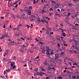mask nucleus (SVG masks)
<instances>
[{"label":"nucleus","mask_w":79,"mask_h":79,"mask_svg":"<svg viewBox=\"0 0 79 79\" xmlns=\"http://www.w3.org/2000/svg\"><path fill=\"white\" fill-rule=\"evenodd\" d=\"M55 16H58L59 17H60V16H61V15H60V14H58L57 13H56L55 14Z\"/></svg>","instance_id":"423d86ee"},{"label":"nucleus","mask_w":79,"mask_h":79,"mask_svg":"<svg viewBox=\"0 0 79 79\" xmlns=\"http://www.w3.org/2000/svg\"><path fill=\"white\" fill-rule=\"evenodd\" d=\"M72 78L73 79H75V78H76V77L74 76H73Z\"/></svg>","instance_id":"e433bc0d"},{"label":"nucleus","mask_w":79,"mask_h":79,"mask_svg":"<svg viewBox=\"0 0 79 79\" xmlns=\"http://www.w3.org/2000/svg\"><path fill=\"white\" fill-rule=\"evenodd\" d=\"M67 15L68 16H69V15H71V13H70L69 12H68Z\"/></svg>","instance_id":"4c0bfd02"},{"label":"nucleus","mask_w":79,"mask_h":79,"mask_svg":"<svg viewBox=\"0 0 79 79\" xmlns=\"http://www.w3.org/2000/svg\"><path fill=\"white\" fill-rule=\"evenodd\" d=\"M23 47L24 48V47H27V46H25V44H24L23 45Z\"/></svg>","instance_id":"8fccbe9b"},{"label":"nucleus","mask_w":79,"mask_h":79,"mask_svg":"<svg viewBox=\"0 0 79 79\" xmlns=\"http://www.w3.org/2000/svg\"><path fill=\"white\" fill-rule=\"evenodd\" d=\"M60 43L58 44L57 46H58V47H60Z\"/></svg>","instance_id":"a18cd8bd"},{"label":"nucleus","mask_w":79,"mask_h":79,"mask_svg":"<svg viewBox=\"0 0 79 79\" xmlns=\"http://www.w3.org/2000/svg\"><path fill=\"white\" fill-rule=\"evenodd\" d=\"M12 67V68H13V69H14L15 68V67H16V66L14 65V66H13Z\"/></svg>","instance_id":"a878e982"},{"label":"nucleus","mask_w":79,"mask_h":79,"mask_svg":"<svg viewBox=\"0 0 79 79\" xmlns=\"http://www.w3.org/2000/svg\"><path fill=\"white\" fill-rule=\"evenodd\" d=\"M24 67H26L27 66V64H25L24 65Z\"/></svg>","instance_id":"680f3d73"},{"label":"nucleus","mask_w":79,"mask_h":79,"mask_svg":"<svg viewBox=\"0 0 79 79\" xmlns=\"http://www.w3.org/2000/svg\"><path fill=\"white\" fill-rule=\"evenodd\" d=\"M61 10H62V11H64V9H63V8H62L61 9Z\"/></svg>","instance_id":"e2e57ef3"},{"label":"nucleus","mask_w":79,"mask_h":79,"mask_svg":"<svg viewBox=\"0 0 79 79\" xmlns=\"http://www.w3.org/2000/svg\"><path fill=\"white\" fill-rule=\"evenodd\" d=\"M70 41L71 42H77V41H76V40L74 39V37H73V39H72V40H70Z\"/></svg>","instance_id":"7ed1b4c3"},{"label":"nucleus","mask_w":79,"mask_h":79,"mask_svg":"<svg viewBox=\"0 0 79 79\" xmlns=\"http://www.w3.org/2000/svg\"><path fill=\"white\" fill-rule=\"evenodd\" d=\"M11 70H10V69H8V70H6V71L7 72H9V71H10Z\"/></svg>","instance_id":"2f4dec72"},{"label":"nucleus","mask_w":79,"mask_h":79,"mask_svg":"<svg viewBox=\"0 0 79 79\" xmlns=\"http://www.w3.org/2000/svg\"><path fill=\"white\" fill-rule=\"evenodd\" d=\"M72 53H77V52H76V51L74 50V51H72Z\"/></svg>","instance_id":"412c9836"},{"label":"nucleus","mask_w":79,"mask_h":79,"mask_svg":"<svg viewBox=\"0 0 79 79\" xmlns=\"http://www.w3.org/2000/svg\"><path fill=\"white\" fill-rule=\"evenodd\" d=\"M51 2H53V3L54 4H56V2H55V1H53V0H52Z\"/></svg>","instance_id":"6ab92c4d"},{"label":"nucleus","mask_w":79,"mask_h":79,"mask_svg":"<svg viewBox=\"0 0 79 79\" xmlns=\"http://www.w3.org/2000/svg\"><path fill=\"white\" fill-rule=\"evenodd\" d=\"M1 19H4V17H1Z\"/></svg>","instance_id":"c03bdc74"},{"label":"nucleus","mask_w":79,"mask_h":79,"mask_svg":"<svg viewBox=\"0 0 79 79\" xmlns=\"http://www.w3.org/2000/svg\"><path fill=\"white\" fill-rule=\"evenodd\" d=\"M19 34H15V36H19Z\"/></svg>","instance_id":"09e8293b"},{"label":"nucleus","mask_w":79,"mask_h":79,"mask_svg":"<svg viewBox=\"0 0 79 79\" xmlns=\"http://www.w3.org/2000/svg\"><path fill=\"white\" fill-rule=\"evenodd\" d=\"M58 77L60 79H61L63 78V77H61V76H59Z\"/></svg>","instance_id":"cd10ccee"},{"label":"nucleus","mask_w":79,"mask_h":79,"mask_svg":"<svg viewBox=\"0 0 79 79\" xmlns=\"http://www.w3.org/2000/svg\"><path fill=\"white\" fill-rule=\"evenodd\" d=\"M18 2H19V1H17L15 2H14V3H13L12 4L16 5V4H17V3H18Z\"/></svg>","instance_id":"a211bd4d"},{"label":"nucleus","mask_w":79,"mask_h":79,"mask_svg":"<svg viewBox=\"0 0 79 79\" xmlns=\"http://www.w3.org/2000/svg\"><path fill=\"white\" fill-rule=\"evenodd\" d=\"M9 63H10L11 67H13L15 64V63L13 61H9Z\"/></svg>","instance_id":"f03ea898"},{"label":"nucleus","mask_w":79,"mask_h":79,"mask_svg":"<svg viewBox=\"0 0 79 79\" xmlns=\"http://www.w3.org/2000/svg\"><path fill=\"white\" fill-rule=\"evenodd\" d=\"M26 44V46H28L29 45V44H28V43H26L25 44Z\"/></svg>","instance_id":"de8ad7c7"},{"label":"nucleus","mask_w":79,"mask_h":79,"mask_svg":"<svg viewBox=\"0 0 79 79\" xmlns=\"http://www.w3.org/2000/svg\"><path fill=\"white\" fill-rule=\"evenodd\" d=\"M18 4H16L15 6H14V7H15V8H17V7H18Z\"/></svg>","instance_id":"473e14b6"},{"label":"nucleus","mask_w":79,"mask_h":79,"mask_svg":"<svg viewBox=\"0 0 79 79\" xmlns=\"http://www.w3.org/2000/svg\"><path fill=\"white\" fill-rule=\"evenodd\" d=\"M72 29H75V30H76L77 29V27H76V26H73V25H72Z\"/></svg>","instance_id":"20e7f679"},{"label":"nucleus","mask_w":79,"mask_h":79,"mask_svg":"<svg viewBox=\"0 0 79 79\" xmlns=\"http://www.w3.org/2000/svg\"><path fill=\"white\" fill-rule=\"evenodd\" d=\"M47 28H48V30H49L50 31V30H51V28H50L47 27Z\"/></svg>","instance_id":"37998d69"},{"label":"nucleus","mask_w":79,"mask_h":79,"mask_svg":"<svg viewBox=\"0 0 79 79\" xmlns=\"http://www.w3.org/2000/svg\"><path fill=\"white\" fill-rule=\"evenodd\" d=\"M40 75L41 76H42V75H43L42 72H40Z\"/></svg>","instance_id":"5701e85b"},{"label":"nucleus","mask_w":79,"mask_h":79,"mask_svg":"<svg viewBox=\"0 0 79 79\" xmlns=\"http://www.w3.org/2000/svg\"><path fill=\"white\" fill-rule=\"evenodd\" d=\"M78 48L77 47V46H76L75 48V49L76 50H78Z\"/></svg>","instance_id":"49530a36"},{"label":"nucleus","mask_w":79,"mask_h":79,"mask_svg":"<svg viewBox=\"0 0 79 79\" xmlns=\"http://www.w3.org/2000/svg\"><path fill=\"white\" fill-rule=\"evenodd\" d=\"M5 53V55H8V49L6 50Z\"/></svg>","instance_id":"0eeeda50"},{"label":"nucleus","mask_w":79,"mask_h":79,"mask_svg":"<svg viewBox=\"0 0 79 79\" xmlns=\"http://www.w3.org/2000/svg\"><path fill=\"white\" fill-rule=\"evenodd\" d=\"M64 53V52H62L61 53V55H63Z\"/></svg>","instance_id":"864d4df0"},{"label":"nucleus","mask_w":79,"mask_h":79,"mask_svg":"<svg viewBox=\"0 0 79 79\" xmlns=\"http://www.w3.org/2000/svg\"><path fill=\"white\" fill-rule=\"evenodd\" d=\"M4 74H6V71H4Z\"/></svg>","instance_id":"338daca9"},{"label":"nucleus","mask_w":79,"mask_h":79,"mask_svg":"<svg viewBox=\"0 0 79 79\" xmlns=\"http://www.w3.org/2000/svg\"><path fill=\"white\" fill-rule=\"evenodd\" d=\"M49 11H53V10L52 8H51L50 9Z\"/></svg>","instance_id":"c756f323"},{"label":"nucleus","mask_w":79,"mask_h":79,"mask_svg":"<svg viewBox=\"0 0 79 79\" xmlns=\"http://www.w3.org/2000/svg\"><path fill=\"white\" fill-rule=\"evenodd\" d=\"M68 5L69 6H72V5H73V3H71L70 4H68Z\"/></svg>","instance_id":"1a4fd4ad"},{"label":"nucleus","mask_w":79,"mask_h":79,"mask_svg":"<svg viewBox=\"0 0 79 79\" xmlns=\"http://www.w3.org/2000/svg\"><path fill=\"white\" fill-rule=\"evenodd\" d=\"M36 76H40V73H36Z\"/></svg>","instance_id":"4be33fe9"},{"label":"nucleus","mask_w":79,"mask_h":79,"mask_svg":"<svg viewBox=\"0 0 79 79\" xmlns=\"http://www.w3.org/2000/svg\"><path fill=\"white\" fill-rule=\"evenodd\" d=\"M39 44H42V45H43V44H44L43 43H42V42H39Z\"/></svg>","instance_id":"c9c22d12"},{"label":"nucleus","mask_w":79,"mask_h":79,"mask_svg":"<svg viewBox=\"0 0 79 79\" xmlns=\"http://www.w3.org/2000/svg\"><path fill=\"white\" fill-rule=\"evenodd\" d=\"M57 60H59V61H60L61 62H62V60H60L59 59H57Z\"/></svg>","instance_id":"603ef678"},{"label":"nucleus","mask_w":79,"mask_h":79,"mask_svg":"<svg viewBox=\"0 0 79 79\" xmlns=\"http://www.w3.org/2000/svg\"><path fill=\"white\" fill-rule=\"evenodd\" d=\"M46 48H47V50H48L49 51H51L52 50L49 49V47H48L47 46H46Z\"/></svg>","instance_id":"4468645a"},{"label":"nucleus","mask_w":79,"mask_h":79,"mask_svg":"<svg viewBox=\"0 0 79 79\" xmlns=\"http://www.w3.org/2000/svg\"><path fill=\"white\" fill-rule=\"evenodd\" d=\"M0 77H2V78H3V79H6L5 78V77H3L2 76H0Z\"/></svg>","instance_id":"aec40b11"},{"label":"nucleus","mask_w":79,"mask_h":79,"mask_svg":"<svg viewBox=\"0 0 79 79\" xmlns=\"http://www.w3.org/2000/svg\"><path fill=\"white\" fill-rule=\"evenodd\" d=\"M38 22H39V23H40V22H41V20H40V19H38Z\"/></svg>","instance_id":"4d7b16f0"},{"label":"nucleus","mask_w":79,"mask_h":79,"mask_svg":"<svg viewBox=\"0 0 79 79\" xmlns=\"http://www.w3.org/2000/svg\"><path fill=\"white\" fill-rule=\"evenodd\" d=\"M59 29L61 30V32L62 33H63V32H64V30H63V29L60 28H59Z\"/></svg>","instance_id":"f3484780"},{"label":"nucleus","mask_w":79,"mask_h":79,"mask_svg":"<svg viewBox=\"0 0 79 79\" xmlns=\"http://www.w3.org/2000/svg\"><path fill=\"white\" fill-rule=\"evenodd\" d=\"M50 34H52L53 35V32H50Z\"/></svg>","instance_id":"bf43d9fd"},{"label":"nucleus","mask_w":79,"mask_h":79,"mask_svg":"<svg viewBox=\"0 0 79 79\" xmlns=\"http://www.w3.org/2000/svg\"><path fill=\"white\" fill-rule=\"evenodd\" d=\"M57 11H59V12L60 11V9H58L57 10Z\"/></svg>","instance_id":"69168bd1"},{"label":"nucleus","mask_w":79,"mask_h":79,"mask_svg":"<svg viewBox=\"0 0 79 79\" xmlns=\"http://www.w3.org/2000/svg\"><path fill=\"white\" fill-rule=\"evenodd\" d=\"M21 39H22V40H25V39H24V38H23V37H21Z\"/></svg>","instance_id":"a19ab883"},{"label":"nucleus","mask_w":79,"mask_h":79,"mask_svg":"<svg viewBox=\"0 0 79 79\" xmlns=\"http://www.w3.org/2000/svg\"><path fill=\"white\" fill-rule=\"evenodd\" d=\"M57 40H60V37L57 38Z\"/></svg>","instance_id":"13d9d810"},{"label":"nucleus","mask_w":79,"mask_h":79,"mask_svg":"<svg viewBox=\"0 0 79 79\" xmlns=\"http://www.w3.org/2000/svg\"><path fill=\"white\" fill-rule=\"evenodd\" d=\"M44 20L45 22H46L47 24H48V22H47V21L45 20V19H44Z\"/></svg>","instance_id":"bb28decb"},{"label":"nucleus","mask_w":79,"mask_h":79,"mask_svg":"<svg viewBox=\"0 0 79 79\" xmlns=\"http://www.w3.org/2000/svg\"><path fill=\"white\" fill-rule=\"evenodd\" d=\"M73 66H74V65H76V63H73Z\"/></svg>","instance_id":"0e129e2a"},{"label":"nucleus","mask_w":79,"mask_h":79,"mask_svg":"<svg viewBox=\"0 0 79 79\" xmlns=\"http://www.w3.org/2000/svg\"><path fill=\"white\" fill-rule=\"evenodd\" d=\"M12 43H13V42H12V41L10 42V45H13V44H12Z\"/></svg>","instance_id":"5fc2aeb1"},{"label":"nucleus","mask_w":79,"mask_h":79,"mask_svg":"<svg viewBox=\"0 0 79 79\" xmlns=\"http://www.w3.org/2000/svg\"><path fill=\"white\" fill-rule=\"evenodd\" d=\"M29 9V8L28 7H25L24 8V10L26 11H27V10Z\"/></svg>","instance_id":"9d476101"},{"label":"nucleus","mask_w":79,"mask_h":79,"mask_svg":"<svg viewBox=\"0 0 79 79\" xmlns=\"http://www.w3.org/2000/svg\"><path fill=\"white\" fill-rule=\"evenodd\" d=\"M61 49L62 50H65L66 49V48H65V47L64 46L62 47L61 48Z\"/></svg>","instance_id":"f8f14e48"},{"label":"nucleus","mask_w":79,"mask_h":79,"mask_svg":"<svg viewBox=\"0 0 79 79\" xmlns=\"http://www.w3.org/2000/svg\"><path fill=\"white\" fill-rule=\"evenodd\" d=\"M64 46H67V44H64Z\"/></svg>","instance_id":"774afa93"},{"label":"nucleus","mask_w":79,"mask_h":79,"mask_svg":"<svg viewBox=\"0 0 79 79\" xmlns=\"http://www.w3.org/2000/svg\"><path fill=\"white\" fill-rule=\"evenodd\" d=\"M29 9H32V6H30L29 7Z\"/></svg>","instance_id":"c85d7f7f"},{"label":"nucleus","mask_w":79,"mask_h":79,"mask_svg":"<svg viewBox=\"0 0 79 79\" xmlns=\"http://www.w3.org/2000/svg\"><path fill=\"white\" fill-rule=\"evenodd\" d=\"M51 55H53V54H54V53H53V51H51V52L50 55H51Z\"/></svg>","instance_id":"58836bf2"},{"label":"nucleus","mask_w":79,"mask_h":79,"mask_svg":"<svg viewBox=\"0 0 79 79\" xmlns=\"http://www.w3.org/2000/svg\"><path fill=\"white\" fill-rule=\"evenodd\" d=\"M55 60H58V58L59 56H58V55L57 54H55Z\"/></svg>","instance_id":"39448f33"},{"label":"nucleus","mask_w":79,"mask_h":79,"mask_svg":"<svg viewBox=\"0 0 79 79\" xmlns=\"http://www.w3.org/2000/svg\"><path fill=\"white\" fill-rule=\"evenodd\" d=\"M25 16L24 14H22L21 15V17H23V16Z\"/></svg>","instance_id":"b1692460"},{"label":"nucleus","mask_w":79,"mask_h":79,"mask_svg":"<svg viewBox=\"0 0 79 79\" xmlns=\"http://www.w3.org/2000/svg\"><path fill=\"white\" fill-rule=\"evenodd\" d=\"M39 70V69H38L37 68H35V71H38Z\"/></svg>","instance_id":"79ce46f5"},{"label":"nucleus","mask_w":79,"mask_h":79,"mask_svg":"<svg viewBox=\"0 0 79 79\" xmlns=\"http://www.w3.org/2000/svg\"><path fill=\"white\" fill-rule=\"evenodd\" d=\"M40 58L39 56H37L35 58V59H36V58H37V59H38V58Z\"/></svg>","instance_id":"052dcab7"},{"label":"nucleus","mask_w":79,"mask_h":79,"mask_svg":"<svg viewBox=\"0 0 79 79\" xmlns=\"http://www.w3.org/2000/svg\"><path fill=\"white\" fill-rule=\"evenodd\" d=\"M5 25H4L3 26V28H4V29H5L6 28V27H5Z\"/></svg>","instance_id":"3c124183"},{"label":"nucleus","mask_w":79,"mask_h":79,"mask_svg":"<svg viewBox=\"0 0 79 79\" xmlns=\"http://www.w3.org/2000/svg\"><path fill=\"white\" fill-rule=\"evenodd\" d=\"M48 69L49 71H51L52 69V68H51L50 67H48Z\"/></svg>","instance_id":"6e6552de"},{"label":"nucleus","mask_w":79,"mask_h":79,"mask_svg":"<svg viewBox=\"0 0 79 79\" xmlns=\"http://www.w3.org/2000/svg\"><path fill=\"white\" fill-rule=\"evenodd\" d=\"M46 54L48 55V56H50V54L49 52H46Z\"/></svg>","instance_id":"2eb2a0df"},{"label":"nucleus","mask_w":79,"mask_h":79,"mask_svg":"<svg viewBox=\"0 0 79 79\" xmlns=\"http://www.w3.org/2000/svg\"><path fill=\"white\" fill-rule=\"evenodd\" d=\"M46 52L48 53H49V52H50V51L49 50H48V49H46Z\"/></svg>","instance_id":"7c9ffc66"},{"label":"nucleus","mask_w":79,"mask_h":79,"mask_svg":"<svg viewBox=\"0 0 79 79\" xmlns=\"http://www.w3.org/2000/svg\"><path fill=\"white\" fill-rule=\"evenodd\" d=\"M79 35H77L75 34L73 35V36H74V37H79Z\"/></svg>","instance_id":"dca6fc26"},{"label":"nucleus","mask_w":79,"mask_h":79,"mask_svg":"<svg viewBox=\"0 0 79 79\" xmlns=\"http://www.w3.org/2000/svg\"><path fill=\"white\" fill-rule=\"evenodd\" d=\"M62 35L64 37H65L66 36V34H65V33L64 32L62 33Z\"/></svg>","instance_id":"ddd939ff"},{"label":"nucleus","mask_w":79,"mask_h":79,"mask_svg":"<svg viewBox=\"0 0 79 79\" xmlns=\"http://www.w3.org/2000/svg\"><path fill=\"white\" fill-rule=\"evenodd\" d=\"M60 25L62 26V27H63V24L62 23H60Z\"/></svg>","instance_id":"6e6d98bb"},{"label":"nucleus","mask_w":79,"mask_h":79,"mask_svg":"<svg viewBox=\"0 0 79 79\" xmlns=\"http://www.w3.org/2000/svg\"><path fill=\"white\" fill-rule=\"evenodd\" d=\"M8 36V34H3L2 35L1 37H0V39H3L5 37H7Z\"/></svg>","instance_id":"f257e3e1"},{"label":"nucleus","mask_w":79,"mask_h":79,"mask_svg":"<svg viewBox=\"0 0 79 79\" xmlns=\"http://www.w3.org/2000/svg\"><path fill=\"white\" fill-rule=\"evenodd\" d=\"M67 73H69V74H72V73L71 72H70L69 71H68Z\"/></svg>","instance_id":"72a5a7b5"},{"label":"nucleus","mask_w":79,"mask_h":79,"mask_svg":"<svg viewBox=\"0 0 79 79\" xmlns=\"http://www.w3.org/2000/svg\"><path fill=\"white\" fill-rule=\"evenodd\" d=\"M17 40L18 41H21V39H17Z\"/></svg>","instance_id":"f704fd0d"},{"label":"nucleus","mask_w":79,"mask_h":79,"mask_svg":"<svg viewBox=\"0 0 79 79\" xmlns=\"http://www.w3.org/2000/svg\"><path fill=\"white\" fill-rule=\"evenodd\" d=\"M37 2H38V0H37V2H33V4H35V3H37Z\"/></svg>","instance_id":"ea45409f"},{"label":"nucleus","mask_w":79,"mask_h":79,"mask_svg":"<svg viewBox=\"0 0 79 79\" xmlns=\"http://www.w3.org/2000/svg\"><path fill=\"white\" fill-rule=\"evenodd\" d=\"M46 12V11H45V10H42L41 13H45Z\"/></svg>","instance_id":"9b49d317"},{"label":"nucleus","mask_w":79,"mask_h":79,"mask_svg":"<svg viewBox=\"0 0 79 79\" xmlns=\"http://www.w3.org/2000/svg\"><path fill=\"white\" fill-rule=\"evenodd\" d=\"M28 14L29 15H31V12H28Z\"/></svg>","instance_id":"393cba45"}]
</instances>
